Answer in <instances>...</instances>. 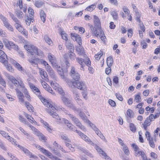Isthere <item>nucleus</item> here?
<instances>
[{
    "label": "nucleus",
    "mask_w": 160,
    "mask_h": 160,
    "mask_svg": "<svg viewBox=\"0 0 160 160\" xmlns=\"http://www.w3.org/2000/svg\"><path fill=\"white\" fill-rule=\"evenodd\" d=\"M24 47L28 54L32 56H38L39 57L42 58L44 56L43 52L34 45L26 44L24 45Z\"/></svg>",
    "instance_id": "nucleus-1"
},
{
    "label": "nucleus",
    "mask_w": 160,
    "mask_h": 160,
    "mask_svg": "<svg viewBox=\"0 0 160 160\" xmlns=\"http://www.w3.org/2000/svg\"><path fill=\"white\" fill-rule=\"evenodd\" d=\"M48 58L49 61L53 67L56 68L58 73L62 78H64V72L63 69L58 64L57 60L54 56L50 53H48Z\"/></svg>",
    "instance_id": "nucleus-2"
},
{
    "label": "nucleus",
    "mask_w": 160,
    "mask_h": 160,
    "mask_svg": "<svg viewBox=\"0 0 160 160\" xmlns=\"http://www.w3.org/2000/svg\"><path fill=\"white\" fill-rule=\"evenodd\" d=\"M66 81L69 85H70L71 84L74 87L80 90L85 91L87 90V88L85 83L83 81H73L72 82L69 79H66Z\"/></svg>",
    "instance_id": "nucleus-3"
},
{
    "label": "nucleus",
    "mask_w": 160,
    "mask_h": 160,
    "mask_svg": "<svg viewBox=\"0 0 160 160\" xmlns=\"http://www.w3.org/2000/svg\"><path fill=\"white\" fill-rule=\"evenodd\" d=\"M131 146L134 150V155L135 157H139L140 156L143 160H148L144 152L142 150H139V147L136 143H132Z\"/></svg>",
    "instance_id": "nucleus-4"
},
{
    "label": "nucleus",
    "mask_w": 160,
    "mask_h": 160,
    "mask_svg": "<svg viewBox=\"0 0 160 160\" xmlns=\"http://www.w3.org/2000/svg\"><path fill=\"white\" fill-rule=\"evenodd\" d=\"M28 85L32 92L38 96L43 104H46L45 101L46 99L42 96L40 90L32 83H29Z\"/></svg>",
    "instance_id": "nucleus-5"
},
{
    "label": "nucleus",
    "mask_w": 160,
    "mask_h": 160,
    "mask_svg": "<svg viewBox=\"0 0 160 160\" xmlns=\"http://www.w3.org/2000/svg\"><path fill=\"white\" fill-rule=\"evenodd\" d=\"M8 79L16 86H20L22 88H25V85L21 78L19 79V81H18L13 76H8Z\"/></svg>",
    "instance_id": "nucleus-6"
},
{
    "label": "nucleus",
    "mask_w": 160,
    "mask_h": 160,
    "mask_svg": "<svg viewBox=\"0 0 160 160\" xmlns=\"http://www.w3.org/2000/svg\"><path fill=\"white\" fill-rule=\"evenodd\" d=\"M3 43L5 47L9 50L13 49L18 51L19 49L18 46L12 41L6 39L4 41Z\"/></svg>",
    "instance_id": "nucleus-7"
},
{
    "label": "nucleus",
    "mask_w": 160,
    "mask_h": 160,
    "mask_svg": "<svg viewBox=\"0 0 160 160\" xmlns=\"http://www.w3.org/2000/svg\"><path fill=\"white\" fill-rule=\"evenodd\" d=\"M35 147L39 150L42 153L45 154L46 156H47L49 158L52 159V155L51 152L48 151V150H46L43 148L41 147V146L38 144L35 145Z\"/></svg>",
    "instance_id": "nucleus-8"
},
{
    "label": "nucleus",
    "mask_w": 160,
    "mask_h": 160,
    "mask_svg": "<svg viewBox=\"0 0 160 160\" xmlns=\"http://www.w3.org/2000/svg\"><path fill=\"white\" fill-rule=\"evenodd\" d=\"M70 118L77 127L79 128L83 131H86V129L85 127L82 125L78 119L74 117H71Z\"/></svg>",
    "instance_id": "nucleus-9"
},
{
    "label": "nucleus",
    "mask_w": 160,
    "mask_h": 160,
    "mask_svg": "<svg viewBox=\"0 0 160 160\" xmlns=\"http://www.w3.org/2000/svg\"><path fill=\"white\" fill-rule=\"evenodd\" d=\"M45 102H46V104H44L46 107L50 108L52 110H56L57 111H60L63 110L62 108L59 106H53L52 104V102L46 99Z\"/></svg>",
    "instance_id": "nucleus-10"
},
{
    "label": "nucleus",
    "mask_w": 160,
    "mask_h": 160,
    "mask_svg": "<svg viewBox=\"0 0 160 160\" xmlns=\"http://www.w3.org/2000/svg\"><path fill=\"white\" fill-rule=\"evenodd\" d=\"M14 25L16 28L19 32H21L25 37H27L28 32L20 24V23H15Z\"/></svg>",
    "instance_id": "nucleus-11"
},
{
    "label": "nucleus",
    "mask_w": 160,
    "mask_h": 160,
    "mask_svg": "<svg viewBox=\"0 0 160 160\" xmlns=\"http://www.w3.org/2000/svg\"><path fill=\"white\" fill-rule=\"evenodd\" d=\"M93 17L94 19V27L97 29L98 32H99L101 30H103L102 28L101 22L99 18L96 15H94Z\"/></svg>",
    "instance_id": "nucleus-12"
},
{
    "label": "nucleus",
    "mask_w": 160,
    "mask_h": 160,
    "mask_svg": "<svg viewBox=\"0 0 160 160\" xmlns=\"http://www.w3.org/2000/svg\"><path fill=\"white\" fill-rule=\"evenodd\" d=\"M1 63L3 64L8 72L12 73L14 72V69L12 66L8 63V62L7 60L6 59L3 60V61H1Z\"/></svg>",
    "instance_id": "nucleus-13"
},
{
    "label": "nucleus",
    "mask_w": 160,
    "mask_h": 160,
    "mask_svg": "<svg viewBox=\"0 0 160 160\" xmlns=\"http://www.w3.org/2000/svg\"><path fill=\"white\" fill-rule=\"evenodd\" d=\"M40 82L44 89L52 94L55 95V93L53 91L51 88L45 81L41 79Z\"/></svg>",
    "instance_id": "nucleus-14"
},
{
    "label": "nucleus",
    "mask_w": 160,
    "mask_h": 160,
    "mask_svg": "<svg viewBox=\"0 0 160 160\" xmlns=\"http://www.w3.org/2000/svg\"><path fill=\"white\" fill-rule=\"evenodd\" d=\"M71 38L72 39H75L79 45L82 44V40L80 36L78 34L75 33H70Z\"/></svg>",
    "instance_id": "nucleus-15"
},
{
    "label": "nucleus",
    "mask_w": 160,
    "mask_h": 160,
    "mask_svg": "<svg viewBox=\"0 0 160 160\" xmlns=\"http://www.w3.org/2000/svg\"><path fill=\"white\" fill-rule=\"evenodd\" d=\"M47 72H48L50 77L52 79L55 80L56 76L54 71L51 68L50 66L48 64L45 67Z\"/></svg>",
    "instance_id": "nucleus-16"
},
{
    "label": "nucleus",
    "mask_w": 160,
    "mask_h": 160,
    "mask_svg": "<svg viewBox=\"0 0 160 160\" xmlns=\"http://www.w3.org/2000/svg\"><path fill=\"white\" fill-rule=\"evenodd\" d=\"M75 131L77 133H78V135L81 138L85 141L86 142L89 143L92 142L90 139L86 135L84 134V133L81 131L76 129L75 130Z\"/></svg>",
    "instance_id": "nucleus-17"
},
{
    "label": "nucleus",
    "mask_w": 160,
    "mask_h": 160,
    "mask_svg": "<svg viewBox=\"0 0 160 160\" xmlns=\"http://www.w3.org/2000/svg\"><path fill=\"white\" fill-rule=\"evenodd\" d=\"M75 49L79 55L82 56L84 57L87 56V54L85 53L84 49L81 45H79V46H76Z\"/></svg>",
    "instance_id": "nucleus-18"
},
{
    "label": "nucleus",
    "mask_w": 160,
    "mask_h": 160,
    "mask_svg": "<svg viewBox=\"0 0 160 160\" xmlns=\"http://www.w3.org/2000/svg\"><path fill=\"white\" fill-rule=\"evenodd\" d=\"M47 112L53 118H55L56 122L61 120V118L55 112L52 111L51 109H47Z\"/></svg>",
    "instance_id": "nucleus-19"
},
{
    "label": "nucleus",
    "mask_w": 160,
    "mask_h": 160,
    "mask_svg": "<svg viewBox=\"0 0 160 160\" xmlns=\"http://www.w3.org/2000/svg\"><path fill=\"white\" fill-rule=\"evenodd\" d=\"M39 74L42 78L46 82L49 81V79L47 72L41 68H39Z\"/></svg>",
    "instance_id": "nucleus-20"
},
{
    "label": "nucleus",
    "mask_w": 160,
    "mask_h": 160,
    "mask_svg": "<svg viewBox=\"0 0 160 160\" xmlns=\"http://www.w3.org/2000/svg\"><path fill=\"white\" fill-rule=\"evenodd\" d=\"M90 125L94 130L95 132L97 135H98L102 139H105V137L103 136L99 129L94 125L91 123H90Z\"/></svg>",
    "instance_id": "nucleus-21"
},
{
    "label": "nucleus",
    "mask_w": 160,
    "mask_h": 160,
    "mask_svg": "<svg viewBox=\"0 0 160 160\" xmlns=\"http://www.w3.org/2000/svg\"><path fill=\"white\" fill-rule=\"evenodd\" d=\"M160 116V112L155 113V114H150L149 116L147 118L150 122H152L154 121L155 119L158 118Z\"/></svg>",
    "instance_id": "nucleus-22"
},
{
    "label": "nucleus",
    "mask_w": 160,
    "mask_h": 160,
    "mask_svg": "<svg viewBox=\"0 0 160 160\" xmlns=\"http://www.w3.org/2000/svg\"><path fill=\"white\" fill-rule=\"evenodd\" d=\"M5 27L9 30L11 32L13 31V28L9 24L6 18L2 20Z\"/></svg>",
    "instance_id": "nucleus-23"
},
{
    "label": "nucleus",
    "mask_w": 160,
    "mask_h": 160,
    "mask_svg": "<svg viewBox=\"0 0 160 160\" xmlns=\"http://www.w3.org/2000/svg\"><path fill=\"white\" fill-rule=\"evenodd\" d=\"M139 30H138L139 36L141 38L143 37V33L145 32V27L142 22L140 23L139 25Z\"/></svg>",
    "instance_id": "nucleus-24"
},
{
    "label": "nucleus",
    "mask_w": 160,
    "mask_h": 160,
    "mask_svg": "<svg viewBox=\"0 0 160 160\" xmlns=\"http://www.w3.org/2000/svg\"><path fill=\"white\" fill-rule=\"evenodd\" d=\"M64 123L69 129L72 131H75L76 130L75 129V127L68 120L65 119H64Z\"/></svg>",
    "instance_id": "nucleus-25"
},
{
    "label": "nucleus",
    "mask_w": 160,
    "mask_h": 160,
    "mask_svg": "<svg viewBox=\"0 0 160 160\" xmlns=\"http://www.w3.org/2000/svg\"><path fill=\"white\" fill-rule=\"evenodd\" d=\"M148 140V141L150 147L153 148H154L155 145L154 142L157 141V138L156 134L154 135L153 137L150 140Z\"/></svg>",
    "instance_id": "nucleus-26"
},
{
    "label": "nucleus",
    "mask_w": 160,
    "mask_h": 160,
    "mask_svg": "<svg viewBox=\"0 0 160 160\" xmlns=\"http://www.w3.org/2000/svg\"><path fill=\"white\" fill-rule=\"evenodd\" d=\"M24 115L26 118L28 120V121L32 124H37V122L34 120V118L28 114L25 113Z\"/></svg>",
    "instance_id": "nucleus-27"
},
{
    "label": "nucleus",
    "mask_w": 160,
    "mask_h": 160,
    "mask_svg": "<svg viewBox=\"0 0 160 160\" xmlns=\"http://www.w3.org/2000/svg\"><path fill=\"white\" fill-rule=\"evenodd\" d=\"M105 54V52L102 49L99 52L95 54L94 57L96 60L98 61L100 59L101 57Z\"/></svg>",
    "instance_id": "nucleus-28"
},
{
    "label": "nucleus",
    "mask_w": 160,
    "mask_h": 160,
    "mask_svg": "<svg viewBox=\"0 0 160 160\" xmlns=\"http://www.w3.org/2000/svg\"><path fill=\"white\" fill-rule=\"evenodd\" d=\"M59 34L61 35L62 39L65 40L66 42L68 40V34L63 30H61L59 31Z\"/></svg>",
    "instance_id": "nucleus-29"
},
{
    "label": "nucleus",
    "mask_w": 160,
    "mask_h": 160,
    "mask_svg": "<svg viewBox=\"0 0 160 160\" xmlns=\"http://www.w3.org/2000/svg\"><path fill=\"white\" fill-rule=\"evenodd\" d=\"M15 90L16 92V94L18 98L22 102H24V96L22 93L18 88L16 89Z\"/></svg>",
    "instance_id": "nucleus-30"
},
{
    "label": "nucleus",
    "mask_w": 160,
    "mask_h": 160,
    "mask_svg": "<svg viewBox=\"0 0 160 160\" xmlns=\"http://www.w3.org/2000/svg\"><path fill=\"white\" fill-rule=\"evenodd\" d=\"M89 26L92 31V34L96 37H98L99 36V32H98L96 28H95V27H93L92 25H89Z\"/></svg>",
    "instance_id": "nucleus-31"
},
{
    "label": "nucleus",
    "mask_w": 160,
    "mask_h": 160,
    "mask_svg": "<svg viewBox=\"0 0 160 160\" xmlns=\"http://www.w3.org/2000/svg\"><path fill=\"white\" fill-rule=\"evenodd\" d=\"M76 60L78 63L80 65L81 68L82 70H84V67L85 66L84 64V59L81 58H76Z\"/></svg>",
    "instance_id": "nucleus-32"
},
{
    "label": "nucleus",
    "mask_w": 160,
    "mask_h": 160,
    "mask_svg": "<svg viewBox=\"0 0 160 160\" xmlns=\"http://www.w3.org/2000/svg\"><path fill=\"white\" fill-rule=\"evenodd\" d=\"M141 97L140 92H138L134 96V101L137 103L141 102Z\"/></svg>",
    "instance_id": "nucleus-33"
},
{
    "label": "nucleus",
    "mask_w": 160,
    "mask_h": 160,
    "mask_svg": "<svg viewBox=\"0 0 160 160\" xmlns=\"http://www.w3.org/2000/svg\"><path fill=\"white\" fill-rule=\"evenodd\" d=\"M39 15L43 22L45 23L46 20V14L44 11L43 10H41L40 12Z\"/></svg>",
    "instance_id": "nucleus-34"
},
{
    "label": "nucleus",
    "mask_w": 160,
    "mask_h": 160,
    "mask_svg": "<svg viewBox=\"0 0 160 160\" xmlns=\"http://www.w3.org/2000/svg\"><path fill=\"white\" fill-rule=\"evenodd\" d=\"M134 113L131 109H128L126 111V116L128 118H133Z\"/></svg>",
    "instance_id": "nucleus-35"
},
{
    "label": "nucleus",
    "mask_w": 160,
    "mask_h": 160,
    "mask_svg": "<svg viewBox=\"0 0 160 160\" xmlns=\"http://www.w3.org/2000/svg\"><path fill=\"white\" fill-rule=\"evenodd\" d=\"M39 58L36 57H34L31 59L28 60V62L32 65H35L37 64L38 62Z\"/></svg>",
    "instance_id": "nucleus-36"
},
{
    "label": "nucleus",
    "mask_w": 160,
    "mask_h": 160,
    "mask_svg": "<svg viewBox=\"0 0 160 160\" xmlns=\"http://www.w3.org/2000/svg\"><path fill=\"white\" fill-rule=\"evenodd\" d=\"M52 79L53 80V79ZM56 80V79L55 80L53 79V80H54V81H50V82L51 86L55 90H56L60 86L55 81Z\"/></svg>",
    "instance_id": "nucleus-37"
},
{
    "label": "nucleus",
    "mask_w": 160,
    "mask_h": 160,
    "mask_svg": "<svg viewBox=\"0 0 160 160\" xmlns=\"http://www.w3.org/2000/svg\"><path fill=\"white\" fill-rule=\"evenodd\" d=\"M98 32H99V36L98 37H100L101 40L104 42H105L106 38L105 35L103 31L101 30V31Z\"/></svg>",
    "instance_id": "nucleus-38"
},
{
    "label": "nucleus",
    "mask_w": 160,
    "mask_h": 160,
    "mask_svg": "<svg viewBox=\"0 0 160 160\" xmlns=\"http://www.w3.org/2000/svg\"><path fill=\"white\" fill-rule=\"evenodd\" d=\"M28 127L30 128L31 130L33 131L34 134H36L37 136L39 134L40 132L39 130H38L36 128L33 127L29 123L28 124Z\"/></svg>",
    "instance_id": "nucleus-39"
},
{
    "label": "nucleus",
    "mask_w": 160,
    "mask_h": 160,
    "mask_svg": "<svg viewBox=\"0 0 160 160\" xmlns=\"http://www.w3.org/2000/svg\"><path fill=\"white\" fill-rule=\"evenodd\" d=\"M151 124V122L148 120V119H146L144 122L142 126L144 130H147V129L148 127Z\"/></svg>",
    "instance_id": "nucleus-40"
},
{
    "label": "nucleus",
    "mask_w": 160,
    "mask_h": 160,
    "mask_svg": "<svg viewBox=\"0 0 160 160\" xmlns=\"http://www.w3.org/2000/svg\"><path fill=\"white\" fill-rule=\"evenodd\" d=\"M95 148L98 153L101 155L103 157L106 154L97 145L95 146Z\"/></svg>",
    "instance_id": "nucleus-41"
},
{
    "label": "nucleus",
    "mask_w": 160,
    "mask_h": 160,
    "mask_svg": "<svg viewBox=\"0 0 160 160\" xmlns=\"http://www.w3.org/2000/svg\"><path fill=\"white\" fill-rule=\"evenodd\" d=\"M25 104L28 110L31 112H34V108L29 102H26Z\"/></svg>",
    "instance_id": "nucleus-42"
},
{
    "label": "nucleus",
    "mask_w": 160,
    "mask_h": 160,
    "mask_svg": "<svg viewBox=\"0 0 160 160\" xmlns=\"http://www.w3.org/2000/svg\"><path fill=\"white\" fill-rule=\"evenodd\" d=\"M148 4L149 5V8L152 9L151 10V12L153 13H156L157 12V9L155 7L153 6L152 4L150 1H149L148 2Z\"/></svg>",
    "instance_id": "nucleus-43"
},
{
    "label": "nucleus",
    "mask_w": 160,
    "mask_h": 160,
    "mask_svg": "<svg viewBox=\"0 0 160 160\" xmlns=\"http://www.w3.org/2000/svg\"><path fill=\"white\" fill-rule=\"evenodd\" d=\"M73 93L74 94L75 99L77 102L80 103H82V101L80 98L78 92L73 91Z\"/></svg>",
    "instance_id": "nucleus-44"
},
{
    "label": "nucleus",
    "mask_w": 160,
    "mask_h": 160,
    "mask_svg": "<svg viewBox=\"0 0 160 160\" xmlns=\"http://www.w3.org/2000/svg\"><path fill=\"white\" fill-rule=\"evenodd\" d=\"M113 63V60L112 56H109L107 59V63L108 66H111Z\"/></svg>",
    "instance_id": "nucleus-45"
},
{
    "label": "nucleus",
    "mask_w": 160,
    "mask_h": 160,
    "mask_svg": "<svg viewBox=\"0 0 160 160\" xmlns=\"http://www.w3.org/2000/svg\"><path fill=\"white\" fill-rule=\"evenodd\" d=\"M111 15L114 20H117L118 18V13L116 10H113L111 12Z\"/></svg>",
    "instance_id": "nucleus-46"
},
{
    "label": "nucleus",
    "mask_w": 160,
    "mask_h": 160,
    "mask_svg": "<svg viewBox=\"0 0 160 160\" xmlns=\"http://www.w3.org/2000/svg\"><path fill=\"white\" fill-rule=\"evenodd\" d=\"M7 56L5 52L0 49V62H1V61L5 59V57H6Z\"/></svg>",
    "instance_id": "nucleus-47"
},
{
    "label": "nucleus",
    "mask_w": 160,
    "mask_h": 160,
    "mask_svg": "<svg viewBox=\"0 0 160 160\" xmlns=\"http://www.w3.org/2000/svg\"><path fill=\"white\" fill-rule=\"evenodd\" d=\"M65 143L66 144V146L69 148V149L72 151H74V145H72L71 144V142L70 143L67 142H65Z\"/></svg>",
    "instance_id": "nucleus-48"
},
{
    "label": "nucleus",
    "mask_w": 160,
    "mask_h": 160,
    "mask_svg": "<svg viewBox=\"0 0 160 160\" xmlns=\"http://www.w3.org/2000/svg\"><path fill=\"white\" fill-rule=\"evenodd\" d=\"M15 14L19 18H22L23 16L22 12L20 10H17L15 12Z\"/></svg>",
    "instance_id": "nucleus-49"
},
{
    "label": "nucleus",
    "mask_w": 160,
    "mask_h": 160,
    "mask_svg": "<svg viewBox=\"0 0 160 160\" xmlns=\"http://www.w3.org/2000/svg\"><path fill=\"white\" fill-rule=\"evenodd\" d=\"M14 66L18 71L21 72L24 71V70L23 68L18 62L14 65Z\"/></svg>",
    "instance_id": "nucleus-50"
},
{
    "label": "nucleus",
    "mask_w": 160,
    "mask_h": 160,
    "mask_svg": "<svg viewBox=\"0 0 160 160\" xmlns=\"http://www.w3.org/2000/svg\"><path fill=\"white\" fill-rule=\"evenodd\" d=\"M129 127L130 130L133 132H135L137 130V128L134 124L131 123L129 124Z\"/></svg>",
    "instance_id": "nucleus-51"
},
{
    "label": "nucleus",
    "mask_w": 160,
    "mask_h": 160,
    "mask_svg": "<svg viewBox=\"0 0 160 160\" xmlns=\"http://www.w3.org/2000/svg\"><path fill=\"white\" fill-rule=\"evenodd\" d=\"M44 38L46 43L49 45H52L53 44V42L51 39L48 37V36L47 35L45 36Z\"/></svg>",
    "instance_id": "nucleus-52"
},
{
    "label": "nucleus",
    "mask_w": 160,
    "mask_h": 160,
    "mask_svg": "<svg viewBox=\"0 0 160 160\" xmlns=\"http://www.w3.org/2000/svg\"><path fill=\"white\" fill-rule=\"evenodd\" d=\"M74 81H78L80 80V75L78 73L71 76Z\"/></svg>",
    "instance_id": "nucleus-53"
},
{
    "label": "nucleus",
    "mask_w": 160,
    "mask_h": 160,
    "mask_svg": "<svg viewBox=\"0 0 160 160\" xmlns=\"http://www.w3.org/2000/svg\"><path fill=\"white\" fill-rule=\"evenodd\" d=\"M122 149L126 155L128 156L129 155L130 153V151L128 148L127 146H123L122 147Z\"/></svg>",
    "instance_id": "nucleus-54"
},
{
    "label": "nucleus",
    "mask_w": 160,
    "mask_h": 160,
    "mask_svg": "<svg viewBox=\"0 0 160 160\" xmlns=\"http://www.w3.org/2000/svg\"><path fill=\"white\" fill-rule=\"evenodd\" d=\"M85 57H86V58L85 61H84V63L88 67L91 66V62L90 59L87 56H86Z\"/></svg>",
    "instance_id": "nucleus-55"
},
{
    "label": "nucleus",
    "mask_w": 160,
    "mask_h": 160,
    "mask_svg": "<svg viewBox=\"0 0 160 160\" xmlns=\"http://www.w3.org/2000/svg\"><path fill=\"white\" fill-rule=\"evenodd\" d=\"M86 155L88 156L90 158H92L93 157L92 155L88 151L84 149L83 148H81L80 149Z\"/></svg>",
    "instance_id": "nucleus-56"
},
{
    "label": "nucleus",
    "mask_w": 160,
    "mask_h": 160,
    "mask_svg": "<svg viewBox=\"0 0 160 160\" xmlns=\"http://www.w3.org/2000/svg\"><path fill=\"white\" fill-rule=\"evenodd\" d=\"M96 7L95 4H92L87 7L85 10L87 11L92 12L95 9Z\"/></svg>",
    "instance_id": "nucleus-57"
},
{
    "label": "nucleus",
    "mask_w": 160,
    "mask_h": 160,
    "mask_svg": "<svg viewBox=\"0 0 160 160\" xmlns=\"http://www.w3.org/2000/svg\"><path fill=\"white\" fill-rule=\"evenodd\" d=\"M145 110L147 111H149L150 113H152L155 111V108L153 107H150L149 106H147L145 108Z\"/></svg>",
    "instance_id": "nucleus-58"
},
{
    "label": "nucleus",
    "mask_w": 160,
    "mask_h": 160,
    "mask_svg": "<svg viewBox=\"0 0 160 160\" xmlns=\"http://www.w3.org/2000/svg\"><path fill=\"white\" fill-rule=\"evenodd\" d=\"M61 98L62 101L65 104L68 105L70 103V101L68 98L64 97V96H62Z\"/></svg>",
    "instance_id": "nucleus-59"
},
{
    "label": "nucleus",
    "mask_w": 160,
    "mask_h": 160,
    "mask_svg": "<svg viewBox=\"0 0 160 160\" xmlns=\"http://www.w3.org/2000/svg\"><path fill=\"white\" fill-rule=\"evenodd\" d=\"M68 55L70 58L72 60H74L76 58L75 54L73 52L71 51L69 52Z\"/></svg>",
    "instance_id": "nucleus-60"
},
{
    "label": "nucleus",
    "mask_w": 160,
    "mask_h": 160,
    "mask_svg": "<svg viewBox=\"0 0 160 160\" xmlns=\"http://www.w3.org/2000/svg\"><path fill=\"white\" fill-rule=\"evenodd\" d=\"M25 91L26 92V93H25V96L27 98V100L28 101H31V97L29 95V94L28 92L27 91V90L25 88H24Z\"/></svg>",
    "instance_id": "nucleus-61"
},
{
    "label": "nucleus",
    "mask_w": 160,
    "mask_h": 160,
    "mask_svg": "<svg viewBox=\"0 0 160 160\" xmlns=\"http://www.w3.org/2000/svg\"><path fill=\"white\" fill-rule=\"evenodd\" d=\"M43 3H44L42 2L38 1L35 2L34 5L37 7L39 8L41 7L43 5Z\"/></svg>",
    "instance_id": "nucleus-62"
},
{
    "label": "nucleus",
    "mask_w": 160,
    "mask_h": 160,
    "mask_svg": "<svg viewBox=\"0 0 160 160\" xmlns=\"http://www.w3.org/2000/svg\"><path fill=\"white\" fill-rule=\"evenodd\" d=\"M19 129L20 131L23 134L27 136V137H30V135L22 127H20Z\"/></svg>",
    "instance_id": "nucleus-63"
},
{
    "label": "nucleus",
    "mask_w": 160,
    "mask_h": 160,
    "mask_svg": "<svg viewBox=\"0 0 160 160\" xmlns=\"http://www.w3.org/2000/svg\"><path fill=\"white\" fill-rule=\"evenodd\" d=\"M56 90H57L58 92L62 96H65V92H64L63 90L61 88V87H60V86Z\"/></svg>",
    "instance_id": "nucleus-64"
}]
</instances>
